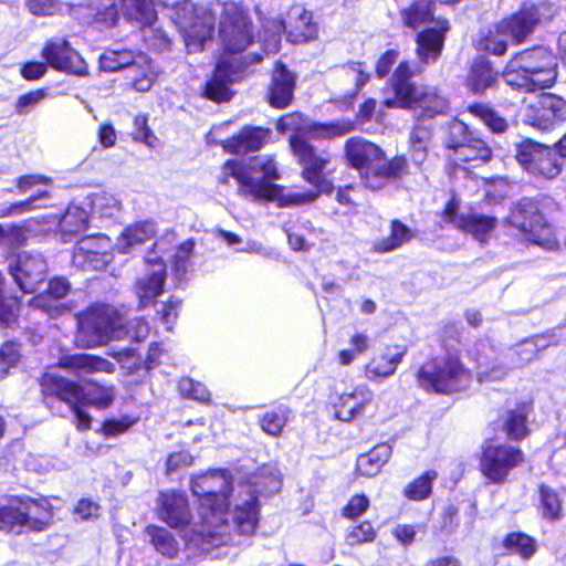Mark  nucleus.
Returning <instances> with one entry per match:
<instances>
[{
	"label": "nucleus",
	"mask_w": 566,
	"mask_h": 566,
	"mask_svg": "<svg viewBox=\"0 0 566 566\" xmlns=\"http://www.w3.org/2000/svg\"><path fill=\"white\" fill-rule=\"evenodd\" d=\"M290 416V409L284 406L270 410L260 419L262 430L273 437L282 433Z\"/></svg>",
	"instance_id": "79ce46f5"
},
{
	"label": "nucleus",
	"mask_w": 566,
	"mask_h": 566,
	"mask_svg": "<svg viewBox=\"0 0 566 566\" xmlns=\"http://www.w3.org/2000/svg\"><path fill=\"white\" fill-rule=\"evenodd\" d=\"M240 67H232L227 54H223L216 66L213 76L207 82L205 94L209 99L216 102H226L231 98L229 83L234 82Z\"/></svg>",
	"instance_id": "b1692460"
},
{
	"label": "nucleus",
	"mask_w": 566,
	"mask_h": 566,
	"mask_svg": "<svg viewBox=\"0 0 566 566\" xmlns=\"http://www.w3.org/2000/svg\"><path fill=\"white\" fill-rule=\"evenodd\" d=\"M472 136L463 122L453 119L448 124L443 142L448 149H452L455 153L461 145L470 142Z\"/></svg>",
	"instance_id": "8fccbe9b"
},
{
	"label": "nucleus",
	"mask_w": 566,
	"mask_h": 566,
	"mask_svg": "<svg viewBox=\"0 0 566 566\" xmlns=\"http://www.w3.org/2000/svg\"><path fill=\"white\" fill-rule=\"evenodd\" d=\"M506 36H509L507 32L499 31L496 24L494 30H490L484 39L481 40L480 48L494 55L501 56L507 50Z\"/></svg>",
	"instance_id": "864d4df0"
},
{
	"label": "nucleus",
	"mask_w": 566,
	"mask_h": 566,
	"mask_svg": "<svg viewBox=\"0 0 566 566\" xmlns=\"http://www.w3.org/2000/svg\"><path fill=\"white\" fill-rule=\"evenodd\" d=\"M111 240L104 234H94L81 239L74 250V262L82 266L99 269L111 260Z\"/></svg>",
	"instance_id": "aec40b11"
},
{
	"label": "nucleus",
	"mask_w": 566,
	"mask_h": 566,
	"mask_svg": "<svg viewBox=\"0 0 566 566\" xmlns=\"http://www.w3.org/2000/svg\"><path fill=\"white\" fill-rule=\"evenodd\" d=\"M515 157L523 169L534 176L553 179L562 170L556 154L532 139L523 140L516 146Z\"/></svg>",
	"instance_id": "dca6fc26"
},
{
	"label": "nucleus",
	"mask_w": 566,
	"mask_h": 566,
	"mask_svg": "<svg viewBox=\"0 0 566 566\" xmlns=\"http://www.w3.org/2000/svg\"><path fill=\"white\" fill-rule=\"evenodd\" d=\"M376 532L369 522H363L354 526L346 535V542L350 546L360 545L374 541Z\"/></svg>",
	"instance_id": "6e6d98bb"
},
{
	"label": "nucleus",
	"mask_w": 566,
	"mask_h": 566,
	"mask_svg": "<svg viewBox=\"0 0 566 566\" xmlns=\"http://www.w3.org/2000/svg\"><path fill=\"white\" fill-rule=\"evenodd\" d=\"M42 56L55 70L78 76L87 74L85 61L66 40L56 39L48 42L42 50Z\"/></svg>",
	"instance_id": "6ab92c4d"
},
{
	"label": "nucleus",
	"mask_w": 566,
	"mask_h": 566,
	"mask_svg": "<svg viewBox=\"0 0 566 566\" xmlns=\"http://www.w3.org/2000/svg\"><path fill=\"white\" fill-rule=\"evenodd\" d=\"M158 516L171 528L179 530L182 537L206 549L227 545L224 532H219L212 523H203L197 515L190 513L188 499L185 493L175 490L160 491L156 500Z\"/></svg>",
	"instance_id": "7ed1b4c3"
},
{
	"label": "nucleus",
	"mask_w": 566,
	"mask_h": 566,
	"mask_svg": "<svg viewBox=\"0 0 566 566\" xmlns=\"http://www.w3.org/2000/svg\"><path fill=\"white\" fill-rule=\"evenodd\" d=\"M179 391L182 396L191 398L201 402L209 400L210 394L206 386L199 381H195L191 378H182L179 381Z\"/></svg>",
	"instance_id": "5fc2aeb1"
},
{
	"label": "nucleus",
	"mask_w": 566,
	"mask_h": 566,
	"mask_svg": "<svg viewBox=\"0 0 566 566\" xmlns=\"http://www.w3.org/2000/svg\"><path fill=\"white\" fill-rule=\"evenodd\" d=\"M484 352L493 354V349L482 344ZM537 356L535 345L524 343L510 349L502 358L495 359L488 353L478 358L479 380H502L511 369L522 368Z\"/></svg>",
	"instance_id": "f8f14e48"
},
{
	"label": "nucleus",
	"mask_w": 566,
	"mask_h": 566,
	"mask_svg": "<svg viewBox=\"0 0 566 566\" xmlns=\"http://www.w3.org/2000/svg\"><path fill=\"white\" fill-rule=\"evenodd\" d=\"M504 430L511 439L520 440L526 437V412L524 410H511L504 421Z\"/></svg>",
	"instance_id": "3c124183"
},
{
	"label": "nucleus",
	"mask_w": 566,
	"mask_h": 566,
	"mask_svg": "<svg viewBox=\"0 0 566 566\" xmlns=\"http://www.w3.org/2000/svg\"><path fill=\"white\" fill-rule=\"evenodd\" d=\"M88 199L92 213L101 218L114 217L120 210V202L111 193H94Z\"/></svg>",
	"instance_id": "c03bdc74"
},
{
	"label": "nucleus",
	"mask_w": 566,
	"mask_h": 566,
	"mask_svg": "<svg viewBox=\"0 0 566 566\" xmlns=\"http://www.w3.org/2000/svg\"><path fill=\"white\" fill-rule=\"evenodd\" d=\"M35 259L27 253H19L9 263V272L15 284L24 293H33L35 290Z\"/></svg>",
	"instance_id": "7c9ffc66"
},
{
	"label": "nucleus",
	"mask_w": 566,
	"mask_h": 566,
	"mask_svg": "<svg viewBox=\"0 0 566 566\" xmlns=\"http://www.w3.org/2000/svg\"><path fill=\"white\" fill-rule=\"evenodd\" d=\"M524 460L522 450L511 446L490 444L481 457V472L493 483H502Z\"/></svg>",
	"instance_id": "f3484780"
},
{
	"label": "nucleus",
	"mask_w": 566,
	"mask_h": 566,
	"mask_svg": "<svg viewBox=\"0 0 566 566\" xmlns=\"http://www.w3.org/2000/svg\"><path fill=\"white\" fill-rule=\"evenodd\" d=\"M251 485H239L234 497L233 526L242 535H252L259 522L258 494H272L280 490V475L271 469L255 476Z\"/></svg>",
	"instance_id": "1a4fd4ad"
},
{
	"label": "nucleus",
	"mask_w": 566,
	"mask_h": 566,
	"mask_svg": "<svg viewBox=\"0 0 566 566\" xmlns=\"http://www.w3.org/2000/svg\"><path fill=\"white\" fill-rule=\"evenodd\" d=\"M421 72L412 70L407 61L400 62L389 80L392 97H387L384 105L388 108L419 109L421 117H433L446 113L448 101L441 96L437 88L417 86L410 78Z\"/></svg>",
	"instance_id": "0eeeda50"
},
{
	"label": "nucleus",
	"mask_w": 566,
	"mask_h": 566,
	"mask_svg": "<svg viewBox=\"0 0 566 566\" xmlns=\"http://www.w3.org/2000/svg\"><path fill=\"white\" fill-rule=\"evenodd\" d=\"M134 139L143 142L148 146H153V139L155 138L153 133L147 126L146 116L138 115L134 119Z\"/></svg>",
	"instance_id": "e2e57ef3"
},
{
	"label": "nucleus",
	"mask_w": 566,
	"mask_h": 566,
	"mask_svg": "<svg viewBox=\"0 0 566 566\" xmlns=\"http://www.w3.org/2000/svg\"><path fill=\"white\" fill-rule=\"evenodd\" d=\"M449 22L437 19L434 27L427 29L417 35V55L420 62H436L443 49L446 33L449 31Z\"/></svg>",
	"instance_id": "4be33fe9"
},
{
	"label": "nucleus",
	"mask_w": 566,
	"mask_h": 566,
	"mask_svg": "<svg viewBox=\"0 0 566 566\" xmlns=\"http://www.w3.org/2000/svg\"><path fill=\"white\" fill-rule=\"evenodd\" d=\"M555 11L547 2L523 4L516 12L497 23V30L507 32L514 43L524 42L544 20L553 18Z\"/></svg>",
	"instance_id": "2eb2a0df"
},
{
	"label": "nucleus",
	"mask_w": 566,
	"mask_h": 566,
	"mask_svg": "<svg viewBox=\"0 0 566 566\" xmlns=\"http://www.w3.org/2000/svg\"><path fill=\"white\" fill-rule=\"evenodd\" d=\"M405 354V348L387 347L382 354L374 356L365 366V377L373 382H379L392 376Z\"/></svg>",
	"instance_id": "bb28decb"
},
{
	"label": "nucleus",
	"mask_w": 566,
	"mask_h": 566,
	"mask_svg": "<svg viewBox=\"0 0 566 566\" xmlns=\"http://www.w3.org/2000/svg\"><path fill=\"white\" fill-rule=\"evenodd\" d=\"M497 81V73L484 57H476L469 70L467 86L474 93H482L493 87Z\"/></svg>",
	"instance_id": "473e14b6"
},
{
	"label": "nucleus",
	"mask_w": 566,
	"mask_h": 566,
	"mask_svg": "<svg viewBox=\"0 0 566 566\" xmlns=\"http://www.w3.org/2000/svg\"><path fill=\"white\" fill-rule=\"evenodd\" d=\"M60 241L69 242L74 235L87 228L88 213L84 208L71 205L65 212L60 209Z\"/></svg>",
	"instance_id": "72a5a7b5"
},
{
	"label": "nucleus",
	"mask_w": 566,
	"mask_h": 566,
	"mask_svg": "<svg viewBox=\"0 0 566 566\" xmlns=\"http://www.w3.org/2000/svg\"><path fill=\"white\" fill-rule=\"evenodd\" d=\"M60 366L76 374L78 377L94 373L113 374L115 371L113 363L103 357L88 354L64 356L60 360Z\"/></svg>",
	"instance_id": "cd10ccee"
},
{
	"label": "nucleus",
	"mask_w": 566,
	"mask_h": 566,
	"mask_svg": "<svg viewBox=\"0 0 566 566\" xmlns=\"http://www.w3.org/2000/svg\"><path fill=\"white\" fill-rule=\"evenodd\" d=\"M432 139V127L424 123V119H419L410 134V143H420L430 145Z\"/></svg>",
	"instance_id": "338daca9"
},
{
	"label": "nucleus",
	"mask_w": 566,
	"mask_h": 566,
	"mask_svg": "<svg viewBox=\"0 0 566 566\" xmlns=\"http://www.w3.org/2000/svg\"><path fill=\"white\" fill-rule=\"evenodd\" d=\"M220 36L227 52L240 53L253 41L252 23L237 3H224L220 21Z\"/></svg>",
	"instance_id": "4468645a"
},
{
	"label": "nucleus",
	"mask_w": 566,
	"mask_h": 566,
	"mask_svg": "<svg viewBox=\"0 0 566 566\" xmlns=\"http://www.w3.org/2000/svg\"><path fill=\"white\" fill-rule=\"evenodd\" d=\"M346 75L355 80L356 87L361 88L369 81L364 63L350 62L344 67Z\"/></svg>",
	"instance_id": "0e129e2a"
},
{
	"label": "nucleus",
	"mask_w": 566,
	"mask_h": 566,
	"mask_svg": "<svg viewBox=\"0 0 566 566\" xmlns=\"http://www.w3.org/2000/svg\"><path fill=\"white\" fill-rule=\"evenodd\" d=\"M296 77L285 65L277 62L269 86V103L276 108L287 107L293 98Z\"/></svg>",
	"instance_id": "a878e982"
},
{
	"label": "nucleus",
	"mask_w": 566,
	"mask_h": 566,
	"mask_svg": "<svg viewBox=\"0 0 566 566\" xmlns=\"http://www.w3.org/2000/svg\"><path fill=\"white\" fill-rule=\"evenodd\" d=\"M369 506V500L364 494L353 496L348 504L344 507L343 514L348 518L360 516Z\"/></svg>",
	"instance_id": "bf43d9fd"
},
{
	"label": "nucleus",
	"mask_w": 566,
	"mask_h": 566,
	"mask_svg": "<svg viewBox=\"0 0 566 566\" xmlns=\"http://www.w3.org/2000/svg\"><path fill=\"white\" fill-rule=\"evenodd\" d=\"M507 222L518 229L525 240L546 250H554L557 242L552 228L539 213L537 205L531 199H522L511 209Z\"/></svg>",
	"instance_id": "9b49d317"
},
{
	"label": "nucleus",
	"mask_w": 566,
	"mask_h": 566,
	"mask_svg": "<svg viewBox=\"0 0 566 566\" xmlns=\"http://www.w3.org/2000/svg\"><path fill=\"white\" fill-rule=\"evenodd\" d=\"M345 154L349 165L359 171L364 186L373 191L382 189L389 180L407 172L408 164L403 156L386 160L382 149L364 138H349Z\"/></svg>",
	"instance_id": "20e7f679"
},
{
	"label": "nucleus",
	"mask_w": 566,
	"mask_h": 566,
	"mask_svg": "<svg viewBox=\"0 0 566 566\" xmlns=\"http://www.w3.org/2000/svg\"><path fill=\"white\" fill-rule=\"evenodd\" d=\"M195 245L196 243L192 239H188L178 245L177 251L174 255V262L177 271L185 272L186 263L192 255Z\"/></svg>",
	"instance_id": "052dcab7"
},
{
	"label": "nucleus",
	"mask_w": 566,
	"mask_h": 566,
	"mask_svg": "<svg viewBox=\"0 0 566 566\" xmlns=\"http://www.w3.org/2000/svg\"><path fill=\"white\" fill-rule=\"evenodd\" d=\"M180 304L181 302L178 298L170 297L167 302L161 303L157 310V314L167 329H171V325L176 322Z\"/></svg>",
	"instance_id": "13d9d810"
},
{
	"label": "nucleus",
	"mask_w": 566,
	"mask_h": 566,
	"mask_svg": "<svg viewBox=\"0 0 566 566\" xmlns=\"http://www.w3.org/2000/svg\"><path fill=\"white\" fill-rule=\"evenodd\" d=\"M437 476L438 474L436 471H427L406 486L405 495L413 501H421L427 499L431 493V485Z\"/></svg>",
	"instance_id": "de8ad7c7"
},
{
	"label": "nucleus",
	"mask_w": 566,
	"mask_h": 566,
	"mask_svg": "<svg viewBox=\"0 0 566 566\" xmlns=\"http://www.w3.org/2000/svg\"><path fill=\"white\" fill-rule=\"evenodd\" d=\"M35 502L29 496L0 497V531L20 535L32 528L31 512Z\"/></svg>",
	"instance_id": "a211bd4d"
},
{
	"label": "nucleus",
	"mask_w": 566,
	"mask_h": 566,
	"mask_svg": "<svg viewBox=\"0 0 566 566\" xmlns=\"http://www.w3.org/2000/svg\"><path fill=\"white\" fill-rule=\"evenodd\" d=\"M543 516L551 521L559 520L563 515L562 501L555 490L546 485L539 486Z\"/></svg>",
	"instance_id": "49530a36"
},
{
	"label": "nucleus",
	"mask_w": 566,
	"mask_h": 566,
	"mask_svg": "<svg viewBox=\"0 0 566 566\" xmlns=\"http://www.w3.org/2000/svg\"><path fill=\"white\" fill-rule=\"evenodd\" d=\"M446 219L458 229L471 233L478 241L484 242L497 226L496 218L470 213L468 216H455L451 206L444 210Z\"/></svg>",
	"instance_id": "5701e85b"
},
{
	"label": "nucleus",
	"mask_w": 566,
	"mask_h": 566,
	"mask_svg": "<svg viewBox=\"0 0 566 566\" xmlns=\"http://www.w3.org/2000/svg\"><path fill=\"white\" fill-rule=\"evenodd\" d=\"M231 490V478L226 470H210L191 479V491L199 501L198 516L224 532L228 544L232 542L230 531L235 530L226 518Z\"/></svg>",
	"instance_id": "423d86ee"
},
{
	"label": "nucleus",
	"mask_w": 566,
	"mask_h": 566,
	"mask_svg": "<svg viewBox=\"0 0 566 566\" xmlns=\"http://www.w3.org/2000/svg\"><path fill=\"white\" fill-rule=\"evenodd\" d=\"M417 384L427 391L451 394L469 386L470 371L454 356L426 361L418 370Z\"/></svg>",
	"instance_id": "9d476101"
},
{
	"label": "nucleus",
	"mask_w": 566,
	"mask_h": 566,
	"mask_svg": "<svg viewBox=\"0 0 566 566\" xmlns=\"http://www.w3.org/2000/svg\"><path fill=\"white\" fill-rule=\"evenodd\" d=\"M99 66L105 72H116L125 67L128 70H133L135 66L142 67L143 77L134 78V90L138 92L149 91L158 76L156 67L146 54L135 53L130 50H105L99 56Z\"/></svg>",
	"instance_id": "ddd939ff"
},
{
	"label": "nucleus",
	"mask_w": 566,
	"mask_h": 566,
	"mask_svg": "<svg viewBox=\"0 0 566 566\" xmlns=\"http://www.w3.org/2000/svg\"><path fill=\"white\" fill-rule=\"evenodd\" d=\"M147 534L156 551L168 557H174L177 554L178 543L169 531L159 526H148Z\"/></svg>",
	"instance_id": "37998d69"
},
{
	"label": "nucleus",
	"mask_w": 566,
	"mask_h": 566,
	"mask_svg": "<svg viewBox=\"0 0 566 566\" xmlns=\"http://www.w3.org/2000/svg\"><path fill=\"white\" fill-rule=\"evenodd\" d=\"M42 386L71 407L80 430H87L91 427V417L81 409V406L105 409L114 400V388L97 384H91V388L85 390L81 385L69 379L45 376Z\"/></svg>",
	"instance_id": "6e6552de"
},
{
	"label": "nucleus",
	"mask_w": 566,
	"mask_h": 566,
	"mask_svg": "<svg viewBox=\"0 0 566 566\" xmlns=\"http://www.w3.org/2000/svg\"><path fill=\"white\" fill-rule=\"evenodd\" d=\"M433 2L430 0H417L409 7L400 10L403 24L411 29H418L432 20Z\"/></svg>",
	"instance_id": "4c0bfd02"
},
{
	"label": "nucleus",
	"mask_w": 566,
	"mask_h": 566,
	"mask_svg": "<svg viewBox=\"0 0 566 566\" xmlns=\"http://www.w3.org/2000/svg\"><path fill=\"white\" fill-rule=\"evenodd\" d=\"M504 547L512 553L518 554L522 558H530L536 552V542L524 533H511L504 542Z\"/></svg>",
	"instance_id": "a18cd8bd"
},
{
	"label": "nucleus",
	"mask_w": 566,
	"mask_h": 566,
	"mask_svg": "<svg viewBox=\"0 0 566 566\" xmlns=\"http://www.w3.org/2000/svg\"><path fill=\"white\" fill-rule=\"evenodd\" d=\"M399 52L396 50L386 51L377 61L376 74L379 78L385 77L390 72L392 65L398 60Z\"/></svg>",
	"instance_id": "69168bd1"
},
{
	"label": "nucleus",
	"mask_w": 566,
	"mask_h": 566,
	"mask_svg": "<svg viewBox=\"0 0 566 566\" xmlns=\"http://www.w3.org/2000/svg\"><path fill=\"white\" fill-rule=\"evenodd\" d=\"M148 333L149 326L145 319L136 318L126 328L123 317L114 307L98 304L78 315L75 343L78 347L93 348L125 335L140 342L147 337Z\"/></svg>",
	"instance_id": "f03ea898"
},
{
	"label": "nucleus",
	"mask_w": 566,
	"mask_h": 566,
	"mask_svg": "<svg viewBox=\"0 0 566 566\" xmlns=\"http://www.w3.org/2000/svg\"><path fill=\"white\" fill-rule=\"evenodd\" d=\"M545 111H548L555 122L566 119V101L553 94H544L539 97Z\"/></svg>",
	"instance_id": "4d7b16f0"
},
{
	"label": "nucleus",
	"mask_w": 566,
	"mask_h": 566,
	"mask_svg": "<svg viewBox=\"0 0 566 566\" xmlns=\"http://www.w3.org/2000/svg\"><path fill=\"white\" fill-rule=\"evenodd\" d=\"M454 155V161L469 163L480 160L485 163L491 158V148L480 138L472 136L470 142L461 145Z\"/></svg>",
	"instance_id": "58836bf2"
},
{
	"label": "nucleus",
	"mask_w": 566,
	"mask_h": 566,
	"mask_svg": "<svg viewBox=\"0 0 566 566\" xmlns=\"http://www.w3.org/2000/svg\"><path fill=\"white\" fill-rule=\"evenodd\" d=\"M557 57L544 46L516 53L506 64L503 78L516 90L534 92L552 87L557 78Z\"/></svg>",
	"instance_id": "39448f33"
},
{
	"label": "nucleus",
	"mask_w": 566,
	"mask_h": 566,
	"mask_svg": "<svg viewBox=\"0 0 566 566\" xmlns=\"http://www.w3.org/2000/svg\"><path fill=\"white\" fill-rule=\"evenodd\" d=\"M390 455V446L387 443L378 444L368 453L358 457L356 463L357 471L365 476H375L389 460Z\"/></svg>",
	"instance_id": "c9c22d12"
},
{
	"label": "nucleus",
	"mask_w": 566,
	"mask_h": 566,
	"mask_svg": "<svg viewBox=\"0 0 566 566\" xmlns=\"http://www.w3.org/2000/svg\"><path fill=\"white\" fill-rule=\"evenodd\" d=\"M157 233L156 222L144 220L126 227L116 242V249L120 253H129L136 247L144 244L153 239Z\"/></svg>",
	"instance_id": "c756f323"
},
{
	"label": "nucleus",
	"mask_w": 566,
	"mask_h": 566,
	"mask_svg": "<svg viewBox=\"0 0 566 566\" xmlns=\"http://www.w3.org/2000/svg\"><path fill=\"white\" fill-rule=\"evenodd\" d=\"M280 132L293 130L290 146L300 165L302 177L315 188L306 192L282 196V187L274 184L279 179L277 167L270 156H255L247 163L228 160L223 164L219 180L228 184L232 177L238 181V193L253 201H279L285 206L305 205L315 201L321 193H331L332 182L323 175L329 163V155L317 153L308 139L334 138L346 135L354 129L350 122L314 123L298 113L287 114L277 122Z\"/></svg>",
	"instance_id": "f257e3e1"
},
{
	"label": "nucleus",
	"mask_w": 566,
	"mask_h": 566,
	"mask_svg": "<svg viewBox=\"0 0 566 566\" xmlns=\"http://www.w3.org/2000/svg\"><path fill=\"white\" fill-rule=\"evenodd\" d=\"M74 514L81 520L97 517L99 505L91 500L83 499L74 507Z\"/></svg>",
	"instance_id": "774afa93"
},
{
	"label": "nucleus",
	"mask_w": 566,
	"mask_h": 566,
	"mask_svg": "<svg viewBox=\"0 0 566 566\" xmlns=\"http://www.w3.org/2000/svg\"><path fill=\"white\" fill-rule=\"evenodd\" d=\"M61 222H60V209L51 208L50 210L44 209L38 213V237H54L60 239Z\"/></svg>",
	"instance_id": "09e8293b"
},
{
	"label": "nucleus",
	"mask_w": 566,
	"mask_h": 566,
	"mask_svg": "<svg viewBox=\"0 0 566 566\" xmlns=\"http://www.w3.org/2000/svg\"><path fill=\"white\" fill-rule=\"evenodd\" d=\"M147 274L136 282L135 291L139 301V307L144 308L153 304L154 300L163 292L166 266L161 260L146 259Z\"/></svg>",
	"instance_id": "412c9836"
},
{
	"label": "nucleus",
	"mask_w": 566,
	"mask_h": 566,
	"mask_svg": "<svg viewBox=\"0 0 566 566\" xmlns=\"http://www.w3.org/2000/svg\"><path fill=\"white\" fill-rule=\"evenodd\" d=\"M270 130L262 127H244L237 136L228 139L224 148L234 153L259 150L266 142Z\"/></svg>",
	"instance_id": "2f4dec72"
},
{
	"label": "nucleus",
	"mask_w": 566,
	"mask_h": 566,
	"mask_svg": "<svg viewBox=\"0 0 566 566\" xmlns=\"http://www.w3.org/2000/svg\"><path fill=\"white\" fill-rule=\"evenodd\" d=\"M42 282H38V308L48 313L52 317L67 312V307L61 303V300L65 297L70 291V283L64 277H54L50 280L45 287L41 289Z\"/></svg>",
	"instance_id": "393cba45"
},
{
	"label": "nucleus",
	"mask_w": 566,
	"mask_h": 566,
	"mask_svg": "<svg viewBox=\"0 0 566 566\" xmlns=\"http://www.w3.org/2000/svg\"><path fill=\"white\" fill-rule=\"evenodd\" d=\"M470 112L485 123V125L494 133H504L507 128V123L504 118L500 117L486 105L474 104L469 107Z\"/></svg>",
	"instance_id": "603ef678"
},
{
	"label": "nucleus",
	"mask_w": 566,
	"mask_h": 566,
	"mask_svg": "<svg viewBox=\"0 0 566 566\" xmlns=\"http://www.w3.org/2000/svg\"><path fill=\"white\" fill-rule=\"evenodd\" d=\"M523 122L541 132H548L556 125L555 119L551 116L548 111L544 109L539 98L535 104H528L525 107Z\"/></svg>",
	"instance_id": "ea45409f"
},
{
	"label": "nucleus",
	"mask_w": 566,
	"mask_h": 566,
	"mask_svg": "<svg viewBox=\"0 0 566 566\" xmlns=\"http://www.w3.org/2000/svg\"><path fill=\"white\" fill-rule=\"evenodd\" d=\"M412 238L410 229L398 220H394L390 227V234L388 238L381 239L375 243L377 252H390L400 248L403 243Z\"/></svg>",
	"instance_id": "a19ab883"
},
{
	"label": "nucleus",
	"mask_w": 566,
	"mask_h": 566,
	"mask_svg": "<svg viewBox=\"0 0 566 566\" xmlns=\"http://www.w3.org/2000/svg\"><path fill=\"white\" fill-rule=\"evenodd\" d=\"M373 398L374 394L366 385H359L352 391L342 394L336 405V417L343 421H350L363 412Z\"/></svg>",
	"instance_id": "c85d7f7f"
},
{
	"label": "nucleus",
	"mask_w": 566,
	"mask_h": 566,
	"mask_svg": "<svg viewBox=\"0 0 566 566\" xmlns=\"http://www.w3.org/2000/svg\"><path fill=\"white\" fill-rule=\"evenodd\" d=\"M297 19L287 31V38L293 43H302L313 40L317 35V27L312 21V14L302 9H294Z\"/></svg>",
	"instance_id": "e433bc0d"
},
{
	"label": "nucleus",
	"mask_w": 566,
	"mask_h": 566,
	"mask_svg": "<svg viewBox=\"0 0 566 566\" xmlns=\"http://www.w3.org/2000/svg\"><path fill=\"white\" fill-rule=\"evenodd\" d=\"M122 12L127 21L140 28L151 25L157 19L153 0H122Z\"/></svg>",
	"instance_id": "f704fd0d"
},
{
	"label": "nucleus",
	"mask_w": 566,
	"mask_h": 566,
	"mask_svg": "<svg viewBox=\"0 0 566 566\" xmlns=\"http://www.w3.org/2000/svg\"><path fill=\"white\" fill-rule=\"evenodd\" d=\"M192 457L186 451L170 453L166 461V473H174L192 464Z\"/></svg>",
	"instance_id": "680f3d73"
}]
</instances>
